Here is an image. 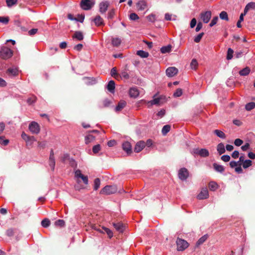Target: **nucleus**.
I'll return each instance as SVG.
<instances>
[{
  "instance_id": "nucleus-30",
  "label": "nucleus",
  "mask_w": 255,
  "mask_h": 255,
  "mask_svg": "<svg viewBox=\"0 0 255 255\" xmlns=\"http://www.w3.org/2000/svg\"><path fill=\"white\" fill-rule=\"evenodd\" d=\"M250 72V69L249 67H247L241 70L239 72V74L241 76H246L248 75Z\"/></svg>"
},
{
  "instance_id": "nucleus-31",
  "label": "nucleus",
  "mask_w": 255,
  "mask_h": 255,
  "mask_svg": "<svg viewBox=\"0 0 255 255\" xmlns=\"http://www.w3.org/2000/svg\"><path fill=\"white\" fill-rule=\"evenodd\" d=\"M214 132L215 134H216V135L217 136H218L221 138H226L225 134L221 130H220L218 129H216L214 131Z\"/></svg>"
},
{
  "instance_id": "nucleus-6",
  "label": "nucleus",
  "mask_w": 255,
  "mask_h": 255,
  "mask_svg": "<svg viewBox=\"0 0 255 255\" xmlns=\"http://www.w3.org/2000/svg\"><path fill=\"white\" fill-rule=\"evenodd\" d=\"M178 175L180 180H186L189 176V171L185 167L181 168L179 170Z\"/></svg>"
},
{
  "instance_id": "nucleus-2",
  "label": "nucleus",
  "mask_w": 255,
  "mask_h": 255,
  "mask_svg": "<svg viewBox=\"0 0 255 255\" xmlns=\"http://www.w3.org/2000/svg\"><path fill=\"white\" fill-rule=\"evenodd\" d=\"M117 190L118 189L116 185H107L101 190L100 193L102 194L110 195L115 193Z\"/></svg>"
},
{
  "instance_id": "nucleus-37",
  "label": "nucleus",
  "mask_w": 255,
  "mask_h": 255,
  "mask_svg": "<svg viewBox=\"0 0 255 255\" xmlns=\"http://www.w3.org/2000/svg\"><path fill=\"white\" fill-rule=\"evenodd\" d=\"M101 184V181L99 178H96L94 180V189L95 190H97L100 187Z\"/></svg>"
},
{
  "instance_id": "nucleus-34",
  "label": "nucleus",
  "mask_w": 255,
  "mask_h": 255,
  "mask_svg": "<svg viewBox=\"0 0 255 255\" xmlns=\"http://www.w3.org/2000/svg\"><path fill=\"white\" fill-rule=\"evenodd\" d=\"M255 108V103L251 102L246 104L245 108L247 111H251Z\"/></svg>"
},
{
  "instance_id": "nucleus-57",
  "label": "nucleus",
  "mask_w": 255,
  "mask_h": 255,
  "mask_svg": "<svg viewBox=\"0 0 255 255\" xmlns=\"http://www.w3.org/2000/svg\"><path fill=\"white\" fill-rule=\"evenodd\" d=\"M111 75L112 77H114L115 78H116V76H118L116 67H114L111 69Z\"/></svg>"
},
{
  "instance_id": "nucleus-5",
  "label": "nucleus",
  "mask_w": 255,
  "mask_h": 255,
  "mask_svg": "<svg viewBox=\"0 0 255 255\" xmlns=\"http://www.w3.org/2000/svg\"><path fill=\"white\" fill-rule=\"evenodd\" d=\"M28 128L30 131L33 134H38L40 130L39 125L35 122H31L29 125Z\"/></svg>"
},
{
  "instance_id": "nucleus-62",
  "label": "nucleus",
  "mask_w": 255,
  "mask_h": 255,
  "mask_svg": "<svg viewBox=\"0 0 255 255\" xmlns=\"http://www.w3.org/2000/svg\"><path fill=\"white\" fill-rule=\"evenodd\" d=\"M243 143V141L240 139V138H237L235 140L234 143L236 146H239L241 145Z\"/></svg>"
},
{
  "instance_id": "nucleus-36",
  "label": "nucleus",
  "mask_w": 255,
  "mask_h": 255,
  "mask_svg": "<svg viewBox=\"0 0 255 255\" xmlns=\"http://www.w3.org/2000/svg\"><path fill=\"white\" fill-rule=\"evenodd\" d=\"M220 17L223 20H229L228 15L226 11H223L220 13Z\"/></svg>"
},
{
  "instance_id": "nucleus-25",
  "label": "nucleus",
  "mask_w": 255,
  "mask_h": 255,
  "mask_svg": "<svg viewBox=\"0 0 255 255\" xmlns=\"http://www.w3.org/2000/svg\"><path fill=\"white\" fill-rule=\"evenodd\" d=\"M171 48H172V46L171 45L169 44L167 46L162 47L160 49V51L162 53H163V54L169 53L171 50Z\"/></svg>"
},
{
  "instance_id": "nucleus-47",
  "label": "nucleus",
  "mask_w": 255,
  "mask_h": 255,
  "mask_svg": "<svg viewBox=\"0 0 255 255\" xmlns=\"http://www.w3.org/2000/svg\"><path fill=\"white\" fill-rule=\"evenodd\" d=\"M101 150V146L100 144H97L93 147L92 151L94 153L96 154Z\"/></svg>"
},
{
  "instance_id": "nucleus-40",
  "label": "nucleus",
  "mask_w": 255,
  "mask_h": 255,
  "mask_svg": "<svg viewBox=\"0 0 255 255\" xmlns=\"http://www.w3.org/2000/svg\"><path fill=\"white\" fill-rule=\"evenodd\" d=\"M209 188L210 190L214 191L218 188V184L214 182H211L209 185Z\"/></svg>"
},
{
  "instance_id": "nucleus-28",
  "label": "nucleus",
  "mask_w": 255,
  "mask_h": 255,
  "mask_svg": "<svg viewBox=\"0 0 255 255\" xmlns=\"http://www.w3.org/2000/svg\"><path fill=\"white\" fill-rule=\"evenodd\" d=\"M112 43L114 46L118 47L121 43V40L119 38H113L112 40Z\"/></svg>"
},
{
  "instance_id": "nucleus-7",
  "label": "nucleus",
  "mask_w": 255,
  "mask_h": 255,
  "mask_svg": "<svg viewBox=\"0 0 255 255\" xmlns=\"http://www.w3.org/2000/svg\"><path fill=\"white\" fill-rule=\"evenodd\" d=\"M212 16V12L211 11L208 10L200 14V17L203 21L207 23L210 20Z\"/></svg>"
},
{
  "instance_id": "nucleus-12",
  "label": "nucleus",
  "mask_w": 255,
  "mask_h": 255,
  "mask_svg": "<svg viewBox=\"0 0 255 255\" xmlns=\"http://www.w3.org/2000/svg\"><path fill=\"white\" fill-rule=\"evenodd\" d=\"M145 146V142L143 141H140L136 143L135 145L134 151L135 152H139L141 151L143 148Z\"/></svg>"
},
{
  "instance_id": "nucleus-53",
  "label": "nucleus",
  "mask_w": 255,
  "mask_h": 255,
  "mask_svg": "<svg viewBox=\"0 0 255 255\" xmlns=\"http://www.w3.org/2000/svg\"><path fill=\"white\" fill-rule=\"evenodd\" d=\"M182 94V91L181 89H178L176 92L174 93L173 96L175 97H179Z\"/></svg>"
},
{
  "instance_id": "nucleus-51",
  "label": "nucleus",
  "mask_w": 255,
  "mask_h": 255,
  "mask_svg": "<svg viewBox=\"0 0 255 255\" xmlns=\"http://www.w3.org/2000/svg\"><path fill=\"white\" fill-rule=\"evenodd\" d=\"M8 17L0 16V22L4 24H7L8 22Z\"/></svg>"
},
{
  "instance_id": "nucleus-22",
  "label": "nucleus",
  "mask_w": 255,
  "mask_h": 255,
  "mask_svg": "<svg viewBox=\"0 0 255 255\" xmlns=\"http://www.w3.org/2000/svg\"><path fill=\"white\" fill-rule=\"evenodd\" d=\"M217 150L220 155H221L225 152V148L224 144L223 143H220L218 144Z\"/></svg>"
},
{
  "instance_id": "nucleus-46",
  "label": "nucleus",
  "mask_w": 255,
  "mask_h": 255,
  "mask_svg": "<svg viewBox=\"0 0 255 255\" xmlns=\"http://www.w3.org/2000/svg\"><path fill=\"white\" fill-rule=\"evenodd\" d=\"M204 33L203 32L199 33L198 35H197L194 38V41L196 43H198L200 41L201 39H202V37L203 36Z\"/></svg>"
},
{
  "instance_id": "nucleus-41",
  "label": "nucleus",
  "mask_w": 255,
  "mask_h": 255,
  "mask_svg": "<svg viewBox=\"0 0 255 255\" xmlns=\"http://www.w3.org/2000/svg\"><path fill=\"white\" fill-rule=\"evenodd\" d=\"M50 224V222L49 219H45L43 220L41 222V225L44 228H47L49 226Z\"/></svg>"
},
{
  "instance_id": "nucleus-50",
  "label": "nucleus",
  "mask_w": 255,
  "mask_h": 255,
  "mask_svg": "<svg viewBox=\"0 0 255 255\" xmlns=\"http://www.w3.org/2000/svg\"><path fill=\"white\" fill-rule=\"evenodd\" d=\"M218 20V16H215L213 17V18L212 19V20H211L210 24H209V26L210 27H212L214 25H215L217 21Z\"/></svg>"
},
{
  "instance_id": "nucleus-27",
  "label": "nucleus",
  "mask_w": 255,
  "mask_h": 255,
  "mask_svg": "<svg viewBox=\"0 0 255 255\" xmlns=\"http://www.w3.org/2000/svg\"><path fill=\"white\" fill-rule=\"evenodd\" d=\"M208 238V235H205L201 237L197 242L196 246H199L204 243Z\"/></svg>"
},
{
  "instance_id": "nucleus-18",
  "label": "nucleus",
  "mask_w": 255,
  "mask_h": 255,
  "mask_svg": "<svg viewBox=\"0 0 255 255\" xmlns=\"http://www.w3.org/2000/svg\"><path fill=\"white\" fill-rule=\"evenodd\" d=\"M129 94L130 97L135 98L139 95V92L136 88H131L129 90Z\"/></svg>"
},
{
  "instance_id": "nucleus-39",
  "label": "nucleus",
  "mask_w": 255,
  "mask_h": 255,
  "mask_svg": "<svg viewBox=\"0 0 255 255\" xmlns=\"http://www.w3.org/2000/svg\"><path fill=\"white\" fill-rule=\"evenodd\" d=\"M170 126L167 125L164 126L162 129V133L163 135H165L170 130Z\"/></svg>"
},
{
  "instance_id": "nucleus-26",
  "label": "nucleus",
  "mask_w": 255,
  "mask_h": 255,
  "mask_svg": "<svg viewBox=\"0 0 255 255\" xmlns=\"http://www.w3.org/2000/svg\"><path fill=\"white\" fill-rule=\"evenodd\" d=\"M160 101V98H154L153 100L148 101L147 102L148 106L150 107V106H152V105H158L159 104Z\"/></svg>"
},
{
  "instance_id": "nucleus-8",
  "label": "nucleus",
  "mask_w": 255,
  "mask_h": 255,
  "mask_svg": "<svg viewBox=\"0 0 255 255\" xmlns=\"http://www.w3.org/2000/svg\"><path fill=\"white\" fill-rule=\"evenodd\" d=\"M193 151L195 154H198L201 157H206L208 156L209 155L208 150L205 148H195Z\"/></svg>"
},
{
  "instance_id": "nucleus-54",
  "label": "nucleus",
  "mask_w": 255,
  "mask_h": 255,
  "mask_svg": "<svg viewBox=\"0 0 255 255\" xmlns=\"http://www.w3.org/2000/svg\"><path fill=\"white\" fill-rule=\"evenodd\" d=\"M146 18L150 22H154L155 20V15L153 14H149L147 16Z\"/></svg>"
},
{
  "instance_id": "nucleus-13",
  "label": "nucleus",
  "mask_w": 255,
  "mask_h": 255,
  "mask_svg": "<svg viewBox=\"0 0 255 255\" xmlns=\"http://www.w3.org/2000/svg\"><path fill=\"white\" fill-rule=\"evenodd\" d=\"M49 165L51 169L53 170L55 165V161L54 156V151L52 149L50 151V156L49 158Z\"/></svg>"
},
{
  "instance_id": "nucleus-19",
  "label": "nucleus",
  "mask_w": 255,
  "mask_h": 255,
  "mask_svg": "<svg viewBox=\"0 0 255 255\" xmlns=\"http://www.w3.org/2000/svg\"><path fill=\"white\" fill-rule=\"evenodd\" d=\"M73 39H76L78 40H82L84 38L83 33L81 31H75L74 34L72 36Z\"/></svg>"
},
{
  "instance_id": "nucleus-10",
  "label": "nucleus",
  "mask_w": 255,
  "mask_h": 255,
  "mask_svg": "<svg viewBox=\"0 0 255 255\" xmlns=\"http://www.w3.org/2000/svg\"><path fill=\"white\" fill-rule=\"evenodd\" d=\"M109 6V2L107 1H102L99 4V11L101 13H105Z\"/></svg>"
},
{
  "instance_id": "nucleus-42",
  "label": "nucleus",
  "mask_w": 255,
  "mask_h": 255,
  "mask_svg": "<svg viewBox=\"0 0 255 255\" xmlns=\"http://www.w3.org/2000/svg\"><path fill=\"white\" fill-rule=\"evenodd\" d=\"M7 73L12 76H16L17 74V70L16 69L8 68L7 70Z\"/></svg>"
},
{
  "instance_id": "nucleus-15",
  "label": "nucleus",
  "mask_w": 255,
  "mask_h": 255,
  "mask_svg": "<svg viewBox=\"0 0 255 255\" xmlns=\"http://www.w3.org/2000/svg\"><path fill=\"white\" fill-rule=\"evenodd\" d=\"M136 7L138 10H143L147 7V3L144 0H141L136 3Z\"/></svg>"
},
{
  "instance_id": "nucleus-35",
  "label": "nucleus",
  "mask_w": 255,
  "mask_h": 255,
  "mask_svg": "<svg viewBox=\"0 0 255 255\" xmlns=\"http://www.w3.org/2000/svg\"><path fill=\"white\" fill-rule=\"evenodd\" d=\"M242 165L244 168H247L252 165V161L249 159L245 160Z\"/></svg>"
},
{
  "instance_id": "nucleus-63",
  "label": "nucleus",
  "mask_w": 255,
  "mask_h": 255,
  "mask_svg": "<svg viewBox=\"0 0 255 255\" xmlns=\"http://www.w3.org/2000/svg\"><path fill=\"white\" fill-rule=\"evenodd\" d=\"M165 114V111L164 109L161 110L160 111L158 112L157 115L160 118L163 117Z\"/></svg>"
},
{
  "instance_id": "nucleus-52",
  "label": "nucleus",
  "mask_w": 255,
  "mask_h": 255,
  "mask_svg": "<svg viewBox=\"0 0 255 255\" xmlns=\"http://www.w3.org/2000/svg\"><path fill=\"white\" fill-rule=\"evenodd\" d=\"M9 142L8 139H4L3 137L0 136V143L3 145H6Z\"/></svg>"
},
{
  "instance_id": "nucleus-32",
  "label": "nucleus",
  "mask_w": 255,
  "mask_h": 255,
  "mask_svg": "<svg viewBox=\"0 0 255 255\" xmlns=\"http://www.w3.org/2000/svg\"><path fill=\"white\" fill-rule=\"evenodd\" d=\"M136 54L142 58H146L148 56L149 54L148 52L143 50H138L137 51Z\"/></svg>"
},
{
  "instance_id": "nucleus-21",
  "label": "nucleus",
  "mask_w": 255,
  "mask_h": 255,
  "mask_svg": "<svg viewBox=\"0 0 255 255\" xmlns=\"http://www.w3.org/2000/svg\"><path fill=\"white\" fill-rule=\"evenodd\" d=\"M107 89L111 93H114L115 88V83L113 80L109 82L107 86Z\"/></svg>"
},
{
  "instance_id": "nucleus-55",
  "label": "nucleus",
  "mask_w": 255,
  "mask_h": 255,
  "mask_svg": "<svg viewBox=\"0 0 255 255\" xmlns=\"http://www.w3.org/2000/svg\"><path fill=\"white\" fill-rule=\"evenodd\" d=\"M115 9H112L109 11L108 14V19H112L114 17L115 15Z\"/></svg>"
},
{
  "instance_id": "nucleus-56",
  "label": "nucleus",
  "mask_w": 255,
  "mask_h": 255,
  "mask_svg": "<svg viewBox=\"0 0 255 255\" xmlns=\"http://www.w3.org/2000/svg\"><path fill=\"white\" fill-rule=\"evenodd\" d=\"M14 230L12 229H9L6 231V235L8 237H11L14 235Z\"/></svg>"
},
{
  "instance_id": "nucleus-64",
  "label": "nucleus",
  "mask_w": 255,
  "mask_h": 255,
  "mask_svg": "<svg viewBox=\"0 0 255 255\" xmlns=\"http://www.w3.org/2000/svg\"><path fill=\"white\" fill-rule=\"evenodd\" d=\"M7 85L6 81L0 77V87H4Z\"/></svg>"
},
{
  "instance_id": "nucleus-61",
  "label": "nucleus",
  "mask_w": 255,
  "mask_h": 255,
  "mask_svg": "<svg viewBox=\"0 0 255 255\" xmlns=\"http://www.w3.org/2000/svg\"><path fill=\"white\" fill-rule=\"evenodd\" d=\"M121 77L124 78L126 79H128L129 77L128 74L126 71H124L121 72Z\"/></svg>"
},
{
  "instance_id": "nucleus-59",
  "label": "nucleus",
  "mask_w": 255,
  "mask_h": 255,
  "mask_svg": "<svg viewBox=\"0 0 255 255\" xmlns=\"http://www.w3.org/2000/svg\"><path fill=\"white\" fill-rule=\"evenodd\" d=\"M246 7L247 8H248L249 10L251 9H254L255 8V2H250L249 3H248L246 5Z\"/></svg>"
},
{
  "instance_id": "nucleus-3",
  "label": "nucleus",
  "mask_w": 255,
  "mask_h": 255,
  "mask_svg": "<svg viewBox=\"0 0 255 255\" xmlns=\"http://www.w3.org/2000/svg\"><path fill=\"white\" fill-rule=\"evenodd\" d=\"M177 250L179 251H183L189 247L188 243L183 239L178 238L176 241Z\"/></svg>"
},
{
  "instance_id": "nucleus-33",
  "label": "nucleus",
  "mask_w": 255,
  "mask_h": 255,
  "mask_svg": "<svg viewBox=\"0 0 255 255\" xmlns=\"http://www.w3.org/2000/svg\"><path fill=\"white\" fill-rule=\"evenodd\" d=\"M21 137L23 139H24L25 141L28 140H33L34 136H29L26 134L25 132H23L21 134Z\"/></svg>"
},
{
  "instance_id": "nucleus-1",
  "label": "nucleus",
  "mask_w": 255,
  "mask_h": 255,
  "mask_svg": "<svg viewBox=\"0 0 255 255\" xmlns=\"http://www.w3.org/2000/svg\"><path fill=\"white\" fill-rule=\"evenodd\" d=\"M13 51L8 47L3 46L0 49V57L4 60L10 58L13 55Z\"/></svg>"
},
{
  "instance_id": "nucleus-29",
  "label": "nucleus",
  "mask_w": 255,
  "mask_h": 255,
  "mask_svg": "<svg viewBox=\"0 0 255 255\" xmlns=\"http://www.w3.org/2000/svg\"><path fill=\"white\" fill-rule=\"evenodd\" d=\"M95 137L92 134H88L85 137V143L88 144L90 142L95 140Z\"/></svg>"
},
{
  "instance_id": "nucleus-60",
  "label": "nucleus",
  "mask_w": 255,
  "mask_h": 255,
  "mask_svg": "<svg viewBox=\"0 0 255 255\" xmlns=\"http://www.w3.org/2000/svg\"><path fill=\"white\" fill-rule=\"evenodd\" d=\"M231 157L228 155H224L221 156V159L224 162H228L230 161Z\"/></svg>"
},
{
  "instance_id": "nucleus-43",
  "label": "nucleus",
  "mask_w": 255,
  "mask_h": 255,
  "mask_svg": "<svg viewBox=\"0 0 255 255\" xmlns=\"http://www.w3.org/2000/svg\"><path fill=\"white\" fill-rule=\"evenodd\" d=\"M190 66L191 69H196L198 66V62L195 59H193L192 60L191 62L190 63Z\"/></svg>"
},
{
  "instance_id": "nucleus-45",
  "label": "nucleus",
  "mask_w": 255,
  "mask_h": 255,
  "mask_svg": "<svg viewBox=\"0 0 255 255\" xmlns=\"http://www.w3.org/2000/svg\"><path fill=\"white\" fill-rule=\"evenodd\" d=\"M36 97L33 95L27 99V102L28 104L31 105L36 101Z\"/></svg>"
},
{
  "instance_id": "nucleus-24",
  "label": "nucleus",
  "mask_w": 255,
  "mask_h": 255,
  "mask_svg": "<svg viewBox=\"0 0 255 255\" xmlns=\"http://www.w3.org/2000/svg\"><path fill=\"white\" fill-rule=\"evenodd\" d=\"M213 165L214 169L217 172L222 173L225 170L224 167L221 165H219L216 163H214Z\"/></svg>"
},
{
  "instance_id": "nucleus-49",
  "label": "nucleus",
  "mask_w": 255,
  "mask_h": 255,
  "mask_svg": "<svg viewBox=\"0 0 255 255\" xmlns=\"http://www.w3.org/2000/svg\"><path fill=\"white\" fill-rule=\"evenodd\" d=\"M129 19L132 20H136L139 19V16L135 13H131L129 15Z\"/></svg>"
},
{
  "instance_id": "nucleus-23",
  "label": "nucleus",
  "mask_w": 255,
  "mask_h": 255,
  "mask_svg": "<svg viewBox=\"0 0 255 255\" xmlns=\"http://www.w3.org/2000/svg\"><path fill=\"white\" fill-rule=\"evenodd\" d=\"M127 103L125 101H121L119 103L117 106L115 108V111L116 112H119L121 111L125 107Z\"/></svg>"
},
{
  "instance_id": "nucleus-14",
  "label": "nucleus",
  "mask_w": 255,
  "mask_h": 255,
  "mask_svg": "<svg viewBox=\"0 0 255 255\" xmlns=\"http://www.w3.org/2000/svg\"><path fill=\"white\" fill-rule=\"evenodd\" d=\"M122 147L123 150L125 151L127 154H130L131 153V145L129 142H124L122 144Z\"/></svg>"
},
{
  "instance_id": "nucleus-11",
  "label": "nucleus",
  "mask_w": 255,
  "mask_h": 255,
  "mask_svg": "<svg viewBox=\"0 0 255 255\" xmlns=\"http://www.w3.org/2000/svg\"><path fill=\"white\" fill-rule=\"evenodd\" d=\"M208 197L209 193L208 189L207 188H203L198 195L197 198L199 200H203L208 198Z\"/></svg>"
},
{
  "instance_id": "nucleus-4",
  "label": "nucleus",
  "mask_w": 255,
  "mask_h": 255,
  "mask_svg": "<svg viewBox=\"0 0 255 255\" xmlns=\"http://www.w3.org/2000/svg\"><path fill=\"white\" fill-rule=\"evenodd\" d=\"M94 4V1L92 0H82L80 5L83 9L88 10L90 9Z\"/></svg>"
},
{
  "instance_id": "nucleus-38",
  "label": "nucleus",
  "mask_w": 255,
  "mask_h": 255,
  "mask_svg": "<svg viewBox=\"0 0 255 255\" xmlns=\"http://www.w3.org/2000/svg\"><path fill=\"white\" fill-rule=\"evenodd\" d=\"M234 54V50L231 48H229L228 49L227 51V60H231L233 58Z\"/></svg>"
},
{
  "instance_id": "nucleus-58",
  "label": "nucleus",
  "mask_w": 255,
  "mask_h": 255,
  "mask_svg": "<svg viewBox=\"0 0 255 255\" xmlns=\"http://www.w3.org/2000/svg\"><path fill=\"white\" fill-rule=\"evenodd\" d=\"M47 142L46 141H38V146L40 148H44L46 145Z\"/></svg>"
},
{
  "instance_id": "nucleus-44",
  "label": "nucleus",
  "mask_w": 255,
  "mask_h": 255,
  "mask_svg": "<svg viewBox=\"0 0 255 255\" xmlns=\"http://www.w3.org/2000/svg\"><path fill=\"white\" fill-rule=\"evenodd\" d=\"M55 225L56 226L62 227L65 226V222L63 220H58L55 222Z\"/></svg>"
},
{
  "instance_id": "nucleus-48",
  "label": "nucleus",
  "mask_w": 255,
  "mask_h": 255,
  "mask_svg": "<svg viewBox=\"0 0 255 255\" xmlns=\"http://www.w3.org/2000/svg\"><path fill=\"white\" fill-rule=\"evenodd\" d=\"M17 0H6L7 6L10 7L16 3Z\"/></svg>"
},
{
  "instance_id": "nucleus-16",
  "label": "nucleus",
  "mask_w": 255,
  "mask_h": 255,
  "mask_svg": "<svg viewBox=\"0 0 255 255\" xmlns=\"http://www.w3.org/2000/svg\"><path fill=\"white\" fill-rule=\"evenodd\" d=\"M113 226H114L116 230L119 232L122 233L125 230V226L121 222L113 223Z\"/></svg>"
},
{
  "instance_id": "nucleus-17",
  "label": "nucleus",
  "mask_w": 255,
  "mask_h": 255,
  "mask_svg": "<svg viewBox=\"0 0 255 255\" xmlns=\"http://www.w3.org/2000/svg\"><path fill=\"white\" fill-rule=\"evenodd\" d=\"M93 21L97 26H99L104 25V20L100 15H97Z\"/></svg>"
},
{
  "instance_id": "nucleus-20",
  "label": "nucleus",
  "mask_w": 255,
  "mask_h": 255,
  "mask_svg": "<svg viewBox=\"0 0 255 255\" xmlns=\"http://www.w3.org/2000/svg\"><path fill=\"white\" fill-rule=\"evenodd\" d=\"M97 230L103 233H106L110 238H112L113 236V232L107 228L102 227L101 229H98Z\"/></svg>"
},
{
  "instance_id": "nucleus-9",
  "label": "nucleus",
  "mask_w": 255,
  "mask_h": 255,
  "mask_svg": "<svg viewBox=\"0 0 255 255\" xmlns=\"http://www.w3.org/2000/svg\"><path fill=\"white\" fill-rule=\"evenodd\" d=\"M178 69L174 67L168 68L166 70V74L168 77H172L178 73Z\"/></svg>"
}]
</instances>
